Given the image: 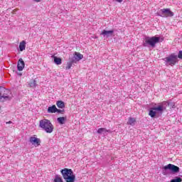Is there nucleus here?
<instances>
[{"instance_id": "1", "label": "nucleus", "mask_w": 182, "mask_h": 182, "mask_svg": "<svg viewBox=\"0 0 182 182\" xmlns=\"http://www.w3.org/2000/svg\"><path fill=\"white\" fill-rule=\"evenodd\" d=\"M39 127L46 132V133H53V124L50 122L49 119H41L39 122Z\"/></svg>"}, {"instance_id": "2", "label": "nucleus", "mask_w": 182, "mask_h": 182, "mask_svg": "<svg viewBox=\"0 0 182 182\" xmlns=\"http://www.w3.org/2000/svg\"><path fill=\"white\" fill-rule=\"evenodd\" d=\"M60 173L65 182H75V180H76V176H75L72 169L65 168L62 169Z\"/></svg>"}, {"instance_id": "3", "label": "nucleus", "mask_w": 182, "mask_h": 182, "mask_svg": "<svg viewBox=\"0 0 182 182\" xmlns=\"http://www.w3.org/2000/svg\"><path fill=\"white\" fill-rule=\"evenodd\" d=\"M163 41H164V39L161 38L160 37H146L144 40V46H151V48H154L156 43L163 42Z\"/></svg>"}, {"instance_id": "4", "label": "nucleus", "mask_w": 182, "mask_h": 182, "mask_svg": "<svg viewBox=\"0 0 182 182\" xmlns=\"http://www.w3.org/2000/svg\"><path fill=\"white\" fill-rule=\"evenodd\" d=\"M166 109V107L163 105H159L158 107H152L150 109L149 116L150 117H159L161 114H163V112Z\"/></svg>"}, {"instance_id": "5", "label": "nucleus", "mask_w": 182, "mask_h": 182, "mask_svg": "<svg viewBox=\"0 0 182 182\" xmlns=\"http://www.w3.org/2000/svg\"><path fill=\"white\" fill-rule=\"evenodd\" d=\"M164 60L166 62V66H174L177 63V55L171 54V55L164 58Z\"/></svg>"}, {"instance_id": "6", "label": "nucleus", "mask_w": 182, "mask_h": 182, "mask_svg": "<svg viewBox=\"0 0 182 182\" xmlns=\"http://www.w3.org/2000/svg\"><path fill=\"white\" fill-rule=\"evenodd\" d=\"M158 15L161 18H169L174 16V13L170 9H162L158 12Z\"/></svg>"}, {"instance_id": "7", "label": "nucleus", "mask_w": 182, "mask_h": 182, "mask_svg": "<svg viewBox=\"0 0 182 182\" xmlns=\"http://www.w3.org/2000/svg\"><path fill=\"white\" fill-rule=\"evenodd\" d=\"M164 170H170L172 173H178V171H180V168L177 166L169 164L164 166Z\"/></svg>"}, {"instance_id": "8", "label": "nucleus", "mask_w": 182, "mask_h": 182, "mask_svg": "<svg viewBox=\"0 0 182 182\" xmlns=\"http://www.w3.org/2000/svg\"><path fill=\"white\" fill-rule=\"evenodd\" d=\"M29 141L34 147H38L41 146V139L36 137V135L31 136L29 138Z\"/></svg>"}, {"instance_id": "9", "label": "nucleus", "mask_w": 182, "mask_h": 182, "mask_svg": "<svg viewBox=\"0 0 182 182\" xmlns=\"http://www.w3.org/2000/svg\"><path fill=\"white\" fill-rule=\"evenodd\" d=\"M3 93H4V95H3L4 102H5V100H11V99H12V97H11L12 96V92H11V90L4 88Z\"/></svg>"}, {"instance_id": "10", "label": "nucleus", "mask_w": 182, "mask_h": 182, "mask_svg": "<svg viewBox=\"0 0 182 182\" xmlns=\"http://www.w3.org/2000/svg\"><path fill=\"white\" fill-rule=\"evenodd\" d=\"M25 68V62H23V60L22 58H20L18 61L17 64V69L19 70V72H22L23 69Z\"/></svg>"}, {"instance_id": "11", "label": "nucleus", "mask_w": 182, "mask_h": 182, "mask_svg": "<svg viewBox=\"0 0 182 182\" xmlns=\"http://www.w3.org/2000/svg\"><path fill=\"white\" fill-rule=\"evenodd\" d=\"M98 134H103V136H107V133H112L110 129H107L106 128H100L97 130Z\"/></svg>"}, {"instance_id": "12", "label": "nucleus", "mask_w": 182, "mask_h": 182, "mask_svg": "<svg viewBox=\"0 0 182 182\" xmlns=\"http://www.w3.org/2000/svg\"><path fill=\"white\" fill-rule=\"evenodd\" d=\"M83 59V55L80 54V53L75 52L74 55L75 62H79V60H82Z\"/></svg>"}, {"instance_id": "13", "label": "nucleus", "mask_w": 182, "mask_h": 182, "mask_svg": "<svg viewBox=\"0 0 182 182\" xmlns=\"http://www.w3.org/2000/svg\"><path fill=\"white\" fill-rule=\"evenodd\" d=\"M114 32V31L113 30H110V31H106V30H103L101 33V35H102L103 36H112V35H113V33Z\"/></svg>"}, {"instance_id": "14", "label": "nucleus", "mask_w": 182, "mask_h": 182, "mask_svg": "<svg viewBox=\"0 0 182 182\" xmlns=\"http://www.w3.org/2000/svg\"><path fill=\"white\" fill-rule=\"evenodd\" d=\"M51 58L54 59V63H55V65H62V58H58L55 55L51 56Z\"/></svg>"}, {"instance_id": "15", "label": "nucleus", "mask_w": 182, "mask_h": 182, "mask_svg": "<svg viewBox=\"0 0 182 182\" xmlns=\"http://www.w3.org/2000/svg\"><path fill=\"white\" fill-rule=\"evenodd\" d=\"M26 48V41H23L20 43L19 44V49L21 50V52H23V50H25Z\"/></svg>"}, {"instance_id": "16", "label": "nucleus", "mask_w": 182, "mask_h": 182, "mask_svg": "<svg viewBox=\"0 0 182 182\" xmlns=\"http://www.w3.org/2000/svg\"><path fill=\"white\" fill-rule=\"evenodd\" d=\"M57 110H58V108H56V105H53L48 108V113H56Z\"/></svg>"}, {"instance_id": "17", "label": "nucleus", "mask_w": 182, "mask_h": 182, "mask_svg": "<svg viewBox=\"0 0 182 182\" xmlns=\"http://www.w3.org/2000/svg\"><path fill=\"white\" fill-rule=\"evenodd\" d=\"M56 105L59 109H63L65 107V102L63 101H57Z\"/></svg>"}, {"instance_id": "18", "label": "nucleus", "mask_w": 182, "mask_h": 182, "mask_svg": "<svg viewBox=\"0 0 182 182\" xmlns=\"http://www.w3.org/2000/svg\"><path fill=\"white\" fill-rule=\"evenodd\" d=\"M136 123V119L129 117L127 122V124H130V126H134V124Z\"/></svg>"}, {"instance_id": "19", "label": "nucleus", "mask_w": 182, "mask_h": 182, "mask_svg": "<svg viewBox=\"0 0 182 182\" xmlns=\"http://www.w3.org/2000/svg\"><path fill=\"white\" fill-rule=\"evenodd\" d=\"M57 120L60 124H65V122H66V117H58Z\"/></svg>"}, {"instance_id": "20", "label": "nucleus", "mask_w": 182, "mask_h": 182, "mask_svg": "<svg viewBox=\"0 0 182 182\" xmlns=\"http://www.w3.org/2000/svg\"><path fill=\"white\" fill-rule=\"evenodd\" d=\"M73 63H76V61H75V60H71L70 62H68L67 63L66 69L68 70H69V69H70V68H72V65H73Z\"/></svg>"}, {"instance_id": "21", "label": "nucleus", "mask_w": 182, "mask_h": 182, "mask_svg": "<svg viewBox=\"0 0 182 182\" xmlns=\"http://www.w3.org/2000/svg\"><path fill=\"white\" fill-rule=\"evenodd\" d=\"M4 87H0V102H4Z\"/></svg>"}, {"instance_id": "22", "label": "nucleus", "mask_w": 182, "mask_h": 182, "mask_svg": "<svg viewBox=\"0 0 182 182\" xmlns=\"http://www.w3.org/2000/svg\"><path fill=\"white\" fill-rule=\"evenodd\" d=\"M54 182H63V179L59 175H56L54 178Z\"/></svg>"}, {"instance_id": "23", "label": "nucleus", "mask_w": 182, "mask_h": 182, "mask_svg": "<svg viewBox=\"0 0 182 182\" xmlns=\"http://www.w3.org/2000/svg\"><path fill=\"white\" fill-rule=\"evenodd\" d=\"M182 179L180 177H176L175 178L172 179L171 182H181Z\"/></svg>"}, {"instance_id": "24", "label": "nucleus", "mask_w": 182, "mask_h": 182, "mask_svg": "<svg viewBox=\"0 0 182 182\" xmlns=\"http://www.w3.org/2000/svg\"><path fill=\"white\" fill-rule=\"evenodd\" d=\"M30 87H36V80H33V82L28 84Z\"/></svg>"}, {"instance_id": "25", "label": "nucleus", "mask_w": 182, "mask_h": 182, "mask_svg": "<svg viewBox=\"0 0 182 182\" xmlns=\"http://www.w3.org/2000/svg\"><path fill=\"white\" fill-rule=\"evenodd\" d=\"M178 58L179 59H182V51H179V53L178 54Z\"/></svg>"}, {"instance_id": "26", "label": "nucleus", "mask_w": 182, "mask_h": 182, "mask_svg": "<svg viewBox=\"0 0 182 182\" xmlns=\"http://www.w3.org/2000/svg\"><path fill=\"white\" fill-rule=\"evenodd\" d=\"M6 124H12V122L11 121L6 122Z\"/></svg>"}, {"instance_id": "27", "label": "nucleus", "mask_w": 182, "mask_h": 182, "mask_svg": "<svg viewBox=\"0 0 182 182\" xmlns=\"http://www.w3.org/2000/svg\"><path fill=\"white\" fill-rule=\"evenodd\" d=\"M56 112H57V113H62L61 109H57Z\"/></svg>"}, {"instance_id": "28", "label": "nucleus", "mask_w": 182, "mask_h": 182, "mask_svg": "<svg viewBox=\"0 0 182 182\" xmlns=\"http://www.w3.org/2000/svg\"><path fill=\"white\" fill-rule=\"evenodd\" d=\"M117 2L122 3V2H123V0H117Z\"/></svg>"}, {"instance_id": "29", "label": "nucleus", "mask_w": 182, "mask_h": 182, "mask_svg": "<svg viewBox=\"0 0 182 182\" xmlns=\"http://www.w3.org/2000/svg\"><path fill=\"white\" fill-rule=\"evenodd\" d=\"M35 2H41V0H33Z\"/></svg>"}, {"instance_id": "30", "label": "nucleus", "mask_w": 182, "mask_h": 182, "mask_svg": "<svg viewBox=\"0 0 182 182\" xmlns=\"http://www.w3.org/2000/svg\"><path fill=\"white\" fill-rule=\"evenodd\" d=\"M171 106H172V107H174L175 105L174 104H172Z\"/></svg>"}]
</instances>
